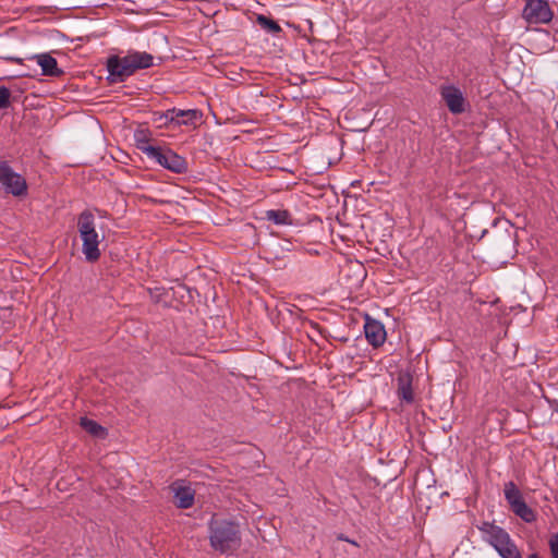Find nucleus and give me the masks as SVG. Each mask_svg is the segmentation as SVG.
<instances>
[{"label": "nucleus", "instance_id": "20", "mask_svg": "<svg viewBox=\"0 0 558 558\" xmlns=\"http://www.w3.org/2000/svg\"><path fill=\"white\" fill-rule=\"evenodd\" d=\"M549 548L553 558H558V533L553 534L549 538Z\"/></svg>", "mask_w": 558, "mask_h": 558}, {"label": "nucleus", "instance_id": "21", "mask_svg": "<svg viewBox=\"0 0 558 558\" xmlns=\"http://www.w3.org/2000/svg\"><path fill=\"white\" fill-rule=\"evenodd\" d=\"M10 61H13V62H16V63H21L22 60L20 58H9Z\"/></svg>", "mask_w": 558, "mask_h": 558}, {"label": "nucleus", "instance_id": "22", "mask_svg": "<svg viewBox=\"0 0 558 558\" xmlns=\"http://www.w3.org/2000/svg\"><path fill=\"white\" fill-rule=\"evenodd\" d=\"M529 558H539V557L537 556V554H531V555L529 556Z\"/></svg>", "mask_w": 558, "mask_h": 558}, {"label": "nucleus", "instance_id": "1", "mask_svg": "<svg viewBox=\"0 0 558 558\" xmlns=\"http://www.w3.org/2000/svg\"><path fill=\"white\" fill-rule=\"evenodd\" d=\"M208 539L214 551L233 555L242 545L239 522L214 514L208 521Z\"/></svg>", "mask_w": 558, "mask_h": 558}, {"label": "nucleus", "instance_id": "14", "mask_svg": "<svg viewBox=\"0 0 558 558\" xmlns=\"http://www.w3.org/2000/svg\"><path fill=\"white\" fill-rule=\"evenodd\" d=\"M201 117L197 110H177L167 111L165 118L170 121H177L179 124H190Z\"/></svg>", "mask_w": 558, "mask_h": 558}, {"label": "nucleus", "instance_id": "10", "mask_svg": "<svg viewBox=\"0 0 558 558\" xmlns=\"http://www.w3.org/2000/svg\"><path fill=\"white\" fill-rule=\"evenodd\" d=\"M364 333L367 342L374 348L383 345L387 336L385 326L379 320L373 319L369 316H366Z\"/></svg>", "mask_w": 558, "mask_h": 558}, {"label": "nucleus", "instance_id": "2", "mask_svg": "<svg viewBox=\"0 0 558 558\" xmlns=\"http://www.w3.org/2000/svg\"><path fill=\"white\" fill-rule=\"evenodd\" d=\"M154 57L145 51L131 50L124 57L111 56L107 60V70L112 83L123 82L137 70L150 68Z\"/></svg>", "mask_w": 558, "mask_h": 558}, {"label": "nucleus", "instance_id": "4", "mask_svg": "<svg viewBox=\"0 0 558 558\" xmlns=\"http://www.w3.org/2000/svg\"><path fill=\"white\" fill-rule=\"evenodd\" d=\"M480 530L485 534L486 541L496 549L501 558H522L519 548L504 529L484 522Z\"/></svg>", "mask_w": 558, "mask_h": 558}, {"label": "nucleus", "instance_id": "12", "mask_svg": "<svg viewBox=\"0 0 558 558\" xmlns=\"http://www.w3.org/2000/svg\"><path fill=\"white\" fill-rule=\"evenodd\" d=\"M413 377L409 372H399L397 377V395L399 399L407 403L414 401V393L412 389Z\"/></svg>", "mask_w": 558, "mask_h": 558}, {"label": "nucleus", "instance_id": "5", "mask_svg": "<svg viewBox=\"0 0 558 558\" xmlns=\"http://www.w3.org/2000/svg\"><path fill=\"white\" fill-rule=\"evenodd\" d=\"M143 153L149 159L155 160L158 165L174 173H184L187 170V162L185 158L171 149L156 146H145L143 147Z\"/></svg>", "mask_w": 558, "mask_h": 558}, {"label": "nucleus", "instance_id": "7", "mask_svg": "<svg viewBox=\"0 0 558 558\" xmlns=\"http://www.w3.org/2000/svg\"><path fill=\"white\" fill-rule=\"evenodd\" d=\"M0 184L7 193L14 196H23L27 192L25 179L8 161H0Z\"/></svg>", "mask_w": 558, "mask_h": 558}, {"label": "nucleus", "instance_id": "13", "mask_svg": "<svg viewBox=\"0 0 558 558\" xmlns=\"http://www.w3.org/2000/svg\"><path fill=\"white\" fill-rule=\"evenodd\" d=\"M32 59L37 61V64L41 68L43 75L60 76L63 74V71L58 68L57 60L48 53L35 54Z\"/></svg>", "mask_w": 558, "mask_h": 558}, {"label": "nucleus", "instance_id": "19", "mask_svg": "<svg viewBox=\"0 0 558 558\" xmlns=\"http://www.w3.org/2000/svg\"><path fill=\"white\" fill-rule=\"evenodd\" d=\"M10 90L5 86H0V109H5L10 106Z\"/></svg>", "mask_w": 558, "mask_h": 558}, {"label": "nucleus", "instance_id": "17", "mask_svg": "<svg viewBox=\"0 0 558 558\" xmlns=\"http://www.w3.org/2000/svg\"><path fill=\"white\" fill-rule=\"evenodd\" d=\"M256 22L264 31H266L269 34L276 35L282 31V28L278 24V22H276L275 20H272L266 15H262V14L257 15Z\"/></svg>", "mask_w": 558, "mask_h": 558}, {"label": "nucleus", "instance_id": "6", "mask_svg": "<svg viewBox=\"0 0 558 558\" xmlns=\"http://www.w3.org/2000/svg\"><path fill=\"white\" fill-rule=\"evenodd\" d=\"M505 498L511 511L526 523L536 520V512L526 505L522 493L513 482H507L504 486Z\"/></svg>", "mask_w": 558, "mask_h": 558}, {"label": "nucleus", "instance_id": "18", "mask_svg": "<svg viewBox=\"0 0 558 558\" xmlns=\"http://www.w3.org/2000/svg\"><path fill=\"white\" fill-rule=\"evenodd\" d=\"M135 141H136V145H137V148L143 153V147L145 146H150L149 145V140H148V136H147V132L144 131V130H138L135 132Z\"/></svg>", "mask_w": 558, "mask_h": 558}, {"label": "nucleus", "instance_id": "9", "mask_svg": "<svg viewBox=\"0 0 558 558\" xmlns=\"http://www.w3.org/2000/svg\"><path fill=\"white\" fill-rule=\"evenodd\" d=\"M440 95L451 113L460 114L465 111V98L458 87L453 85L442 86Z\"/></svg>", "mask_w": 558, "mask_h": 558}, {"label": "nucleus", "instance_id": "3", "mask_svg": "<svg viewBox=\"0 0 558 558\" xmlns=\"http://www.w3.org/2000/svg\"><path fill=\"white\" fill-rule=\"evenodd\" d=\"M77 232L82 241V253L89 263L100 258L99 248L104 235L96 230L95 216L90 210H83L77 217Z\"/></svg>", "mask_w": 558, "mask_h": 558}, {"label": "nucleus", "instance_id": "15", "mask_svg": "<svg viewBox=\"0 0 558 558\" xmlns=\"http://www.w3.org/2000/svg\"><path fill=\"white\" fill-rule=\"evenodd\" d=\"M266 219L278 226L292 225V218L288 210L270 209L266 211Z\"/></svg>", "mask_w": 558, "mask_h": 558}, {"label": "nucleus", "instance_id": "16", "mask_svg": "<svg viewBox=\"0 0 558 558\" xmlns=\"http://www.w3.org/2000/svg\"><path fill=\"white\" fill-rule=\"evenodd\" d=\"M81 426L84 430L97 438H105L107 435L106 429L99 425L97 422L89 420L87 417L81 418Z\"/></svg>", "mask_w": 558, "mask_h": 558}, {"label": "nucleus", "instance_id": "11", "mask_svg": "<svg viewBox=\"0 0 558 558\" xmlns=\"http://www.w3.org/2000/svg\"><path fill=\"white\" fill-rule=\"evenodd\" d=\"M170 490L173 493L174 504L178 508L189 509L194 505L195 492L191 486L183 482H174L170 485Z\"/></svg>", "mask_w": 558, "mask_h": 558}, {"label": "nucleus", "instance_id": "8", "mask_svg": "<svg viewBox=\"0 0 558 558\" xmlns=\"http://www.w3.org/2000/svg\"><path fill=\"white\" fill-rule=\"evenodd\" d=\"M522 15L529 24H547L554 13L546 0H527Z\"/></svg>", "mask_w": 558, "mask_h": 558}]
</instances>
